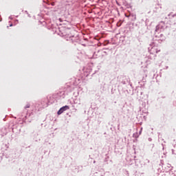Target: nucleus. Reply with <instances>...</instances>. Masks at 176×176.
<instances>
[{
	"label": "nucleus",
	"instance_id": "obj_1",
	"mask_svg": "<svg viewBox=\"0 0 176 176\" xmlns=\"http://www.w3.org/2000/svg\"><path fill=\"white\" fill-rule=\"evenodd\" d=\"M67 109H69V106H64L61 107L58 111V115H61V113H63V112H64L65 111H67Z\"/></svg>",
	"mask_w": 176,
	"mask_h": 176
},
{
	"label": "nucleus",
	"instance_id": "obj_2",
	"mask_svg": "<svg viewBox=\"0 0 176 176\" xmlns=\"http://www.w3.org/2000/svg\"><path fill=\"white\" fill-rule=\"evenodd\" d=\"M159 31V25L156 26L155 32H157Z\"/></svg>",
	"mask_w": 176,
	"mask_h": 176
},
{
	"label": "nucleus",
	"instance_id": "obj_3",
	"mask_svg": "<svg viewBox=\"0 0 176 176\" xmlns=\"http://www.w3.org/2000/svg\"><path fill=\"white\" fill-rule=\"evenodd\" d=\"M27 108H30V104H26L25 107V109H27Z\"/></svg>",
	"mask_w": 176,
	"mask_h": 176
}]
</instances>
